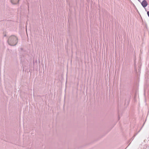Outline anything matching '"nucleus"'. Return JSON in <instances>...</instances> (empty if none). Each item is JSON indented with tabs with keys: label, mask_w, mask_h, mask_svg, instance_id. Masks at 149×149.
Returning <instances> with one entry per match:
<instances>
[{
	"label": "nucleus",
	"mask_w": 149,
	"mask_h": 149,
	"mask_svg": "<svg viewBox=\"0 0 149 149\" xmlns=\"http://www.w3.org/2000/svg\"><path fill=\"white\" fill-rule=\"evenodd\" d=\"M7 42L9 45L11 46H15L17 43V38L15 36L12 35L8 37Z\"/></svg>",
	"instance_id": "f257e3e1"
},
{
	"label": "nucleus",
	"mask_w": 149,
	"mask_h": 149,
	"mask_svg": "<svg viewBox=\"0 0 149 149\" xmlns=\"http://www.w3.org/2000/svg\"><path fill=\"white\" fill-rule=\"evenodd\" d=\"M141 1H142L141 2V4L144 8H145L147 6L148 4L146 1L145 0H142Z\"/></svg>",
	"instance_id": "f03ea898"
},
{
	"label": "nucleus",
	"mask_w": 149,
	"mask_h": 149,
	"mask_svg": "<svg viewBox=\"0 0 149 149\" xmlns=\"http://www.w3.org/2000/svg\"><path fill=\"white\" fill-rule=\"evenodd\" d=\"M19 0H11V3L13 4H16L19 2Z\"/></svg>",
	"instance_id": "7ed1b4c3"
},
{
	"label": "nucleus",
	"mask_w": 149,
	"mask_h": 149,
	"mask_svg": "<svg viewBox=\"0 0 149 149\" xmlns=\"http://www.w3.org/2000/svg\"><path fill=\"white\" fill-rule=\"evenodd\" d=\"M147 14H148V17H149V11L147 12Z\"/></svg>",
	"instance_id": "20e7f679"
},
{
	"label": "nucleus",
	"mask_w": 149,
	"mask_h": 149,
	"mask_svg": "<svg viewBox=\"0 0 149 149\" xmlns=\"http://www.w3.org/2000/svg\"><path fill=\"white\" fill-rule=\"evenodd\" d=\"M139 2H141L142 0H138Z\"/></svg>",
	"instance_id": "39448f33"
}]
</instances>
